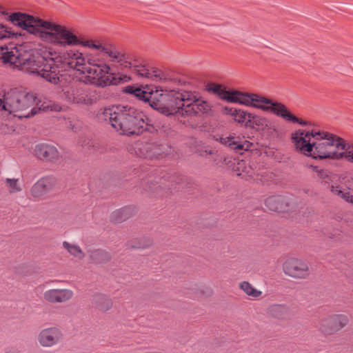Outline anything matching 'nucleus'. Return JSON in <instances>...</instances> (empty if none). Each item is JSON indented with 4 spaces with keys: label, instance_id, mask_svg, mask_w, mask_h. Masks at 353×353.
Here are the masks:
<instances>
[{
    "label": "nucleus",
    "instance_id": "15",
    "mask_svg": "<svg viewBox=\"0 0 353 353\" xmlns=\"http://www.w3.org/2000/svg\"><path fill=\"white\" fill-rule=\"evenodd\" d=\"M103 50L111 61L119 63L124 68L132 69L136 64L137 57L132 53L119 52L111 48H103Z\"/></svg>",
    "mask_w": 353,
    "mask_h": 353
},
{
    "label": "nucleus",
    "instance_id": "25",
    "mask_svg": "<svg viewBox=\"0 0 353 353\" xmlns=\"http://www.w3.org/2000/svg\"><path fill=\"white\" fill-rule=\"evenodd\" d=\"M239 288L249 297L252 299H256L262 294V292L255 288L248 281H241L239 283Z\"/></svg>",
    "mask_w": 353,
    "mask_h": 353
},
{
    "label": "nucleus",
    "instance_id": "31",
    "mask_svg": "<svg viewBox=\"0 0 353 353\" xmlns=\"http://www.w3.org/2000/svg\"><path fill=\"white\" fill-rule=\"evenodd\" d=\"M63 246L71 255L79 259H82L84 256V254L80 247L77 245H72L67 241H64L63 243Z\"/></svg>",
    "mask_w": 353,
    "mask_h": 353
},
{
    "label": "nucleus",
    "instance_id": "21",
    "mask_svg": "<svg viewBox=\"0 0 353 353\" xmlns=\"http://www.w3.org/2000/svg\"><path fill=\"white\" fill-rule=\"evenodd\" d=\"M220 142L221 144L225 145L236 152L243 154V151H248L251 149L252 143L249 141H241L239 137L233 135L221 137H220Z\"/></svg>",
    "mask_w": 353,
    "mask_h": 353
},
{
    "label": "nucleus",
    "instance_id": "24",
    "mask_svg": "<svg viewBox=\"0 0 353 353\" xmlns=\"http://www.w3.org/2000/svg\"><path fill=\"white\" fill-rule=\"evenodd\" d=\"M288 311V307L283 304H272L267 309V313L270 316L278 319L285 318Z\"/></svg>",
    "mask_w": 353,
    "mask_h": 353
},
{
    "label": "nucleus",
    "instance_id": "3",
    "mask_svg": "<svg viewBox=\"0 0 353 353\" xmlns=\"http://www.w3.org/2000/svg\"><path fill=\"white\" fill-rule=\"evenodd\" d=\"M292 141L296 151L318 160H338L343 145L342 138L314 128L295 131L292 134Z\"/></svg>",
    "mask_w": 353,
    "mask_h": 353
},
{
    "label": "nucleus",
    "instance_id": "29",
    "mask_svg": "<svg viewBox=\"0 0 353 353\" xmlns=\"http://www.w3.org/2000/svg\"><path fill=\"white\" fill-rule=\"evenodd\" d=\"M204 90L208 92L217 94L221 99L223 100V95L224 92H227L226 88L220 84H216L212 82H204Z\"/></svg>",
    "mask_w": 353,
    "mask_h": 353
},
{
    "label": "nucleus",
    "instance_id": "8",
    "mask_svg": "<svg viewBox=\"0 0 353 353\" xmlns=\"http://www.w3.org/2000/svg\"><path fill=\"white\" fill-rule=\"evenodd\" d=\"M61 93L63 100L73 104L90 105L96 101L93 92L81 84L75 83L63 85Z\"/></svg>",
    "mask_w": 353,
    "mask_h": 353
},
{
    "label": "nucleus",
    "instance_id": "35",
    "mask_svg": "<svg viewBox=\"0 0 353 353\" xmlns=\"http://www.w3.org/2000/svg\"><path fill=\"white\" fill-rule=\"evenodd\" d=\"M201 112L208 115H212V105L210 102L200 98V113Z\"/></svg>",
    "mask_w": 353,
    "mask_h": 353
},
{
    "label": "nucleus",
    "instance_id": "13",
    "mask_svg": "<svg viewBox=\"0 0 353 353\" xmlns=\"http://www.w3.org/2000/svg\"><path fill=\"white\" fill-rule=\"evenodd\" d=\"M348 321V317L345 314L331 315L321 321L320 329L326 334H333L345 327Z\"/></svg>",
    "mask_w": 353,
    "mask_h": 353
},
{
    "label": "nucleus",
    "instance_id": "6",
    "mask_svg": "<svg viewBox=\"0 0 353 353\" xmlns=\"http://www.w3.org/2000/svg\"><path fill=\"white\" fill-rule=\"evenodd\" d=\"M102 119L108 120L121 134L130 136L149 130V119L141 112L130 106L117 105L105 108Z\"/></svg>",
    "mask_w": 353,
    "mask_h": 353
},
{
    "label": "nucleus",
    "instance_id": "34",
    "mask_svg": "<svg viewBox=\"0 0 353 353\" xmlns=\"http://www.w3.org/2000/svg\"><path fill=\"white\" fill-rule=\"evenodd\" d=\"M285 112H283V114L284 116H281L283 119L288 121L293 122V123H299V124L302 125H306L307 123L305 121L301 120L299 118H297L296 116L292 114L285 107Z\"/></svg>",
    "mask_w": 353,
    "mask_h": 353
},
{
    "label": "nucleus",
    "instance_id": "42",
    "mask_svg": "<svg viewBox=\"0 0 353 353\" xmlns=\"http://www.w3.org/2000/svg\"><path fill=\"white\" fill-rule=\"evenodd\" d=\"M103 254H105V253L103 252V251H101V250H98L95 252V254H101L102 255Z\"/></svg>",
    "mask_w": 353,
    "mask_h": 353
},
{
    "label": "nucleus",
    "instance_id": "2",
    "mask_svg": "<svg viewBox=\"0 0 353 353\" xmlns=\"http://www.w3.org/2000/svg\"><path fill=\"white\" fill-rule=\"evenodd\" d=\"M9 19L14 26L21 28L47 43L61 47L82 44L84 46L94 48L103 52V48H109L92 41L81 42L77 37L65 26L51 21L43 20L21 12L12 13L10 15Z\"/></svg>",
    "mask_w": 353,
    "mask_h": 353
},
{
    "label": "nucleus",
    "instance_id": "20",
    "mask_svg": "<svg viewBox=\"0 0 353 353\" xmlns=\"http://www.w3.org/2000/svg\"><path fill=\"white\" fill-rule=\"evenodd\" d=\"M331 192L346 201L353 203V179H343L340 184L332 185Z\"/></svg>",
    "mask_w": 353,
    "mask_h": 353
},
{
    "label": "nucleus",
    "instance_id": "33",
    "mask_svg": "<svg viewBox=\"0 0 353 353\" xmlns=\"http://www.w3.org/2000/svg\"><path fill=\"white\" fill-rule=\"evenodd\" d=\"M131 215L130 209L129 208H123L119 209L113 213V217L117 222H121L127 219Z\"/></svg>",
    "mask_w": 353,
    "mask_h": 353
},
{
    "label": "nucleus",
    "instance_id": "38",
    "mask_svg": "<svg viewBox=\"0 0 353 353\" xmlns=\"http://www.w3.org/2000/svg\"><path fill=\"white\" fill-rule=\"evenodd\" d=\"M310 168L316 173L318 177L322 179H325L329 176V172L327 170L319 169L316 166L311 165Z\"/></svg>",
    "mask_w": 353,
    "mask_h": 353
},
{
    "label": "nucleus",
    "instance_id": "17",
    "mask_svg": "<svg viewBox=\"0 0 353 353\" xmlns=\"http://www.w3.org/2000/svg\"><path fill=\"white\" fill-rule=\"evenodd\" d=\"M132 70L141 77L152 81L165 82L167 79L165 72L157 68H152V70H150L145 65H141L139 59H137L136 64L133 65Z\"/></svg>",
    "mask_w": 353,
    "mask_h": 353
},
{
    "label": "nucleus",
    "instance_id": "10",
    "mask_svg": "<svg viewBox=\"0 0 353 353\" xmlns=\"http://www.w3.org/2000/svg\"><path fill=\"white\" fill-rule=\"evenodd\" d=\"M283 270L286 275L296 279H305L310 275V269L307 263L296 258L285 260L283 264Z\"/></svg>",
    "mask_w": 353,
    "mask_h": 353
},
{
    "label": "nucleus",
    "instance_id": "37",
    "mask_svg": "<svg viewBox=\"0 0 353 353\" xmlns=\"http://www.w3.org/2000/svg\"><path fill=\"white\" fill-rule=\"evenodd\" d=\"M15 130L14 126L9 121L5 123H0V132L3 134H10Z\"/></svg>",
    "mask_w": 353,
    "mask_h": 353
},
{
    "label": "nucleus",
    "instance_id": "36",
    "mask_svg": "<svg viewBox=\"0 0 353 353\" xmlns=\"http://www.w3.org/2000/svg\"><path fill=\"white\" fill-rule=\"evenodd\" d=\"M17 34L9 31L4 26L0 23V40L17 38Z\"/></svg>",
    "mask_w": 353,
    "mask_h": 353
},
{
    "label": "nucleus",
    "instance_id": "16",
    "mask_svg": "<svg viewBox=\"0 0 353 353\" xmlns=\"http://www.w3.org/2000/svg\"><path fill=\"white\" fill-rule=\"evenodd\" d=\"M56 180L52 176H46L38 180L30 190L31 196L35 199H43L55 185Z\"/></svg>",
    "mask_w": 353,
    "mask_h": 353
},
{
    "label": "nucleus",
    "instance_id": "18",
    "mask_svg": "<svg viewBox=\"0 0 353 353\" xmlns=\"http://www.w3.org/2000/svg\"><path fill=\"white\" fill-rule=\"evenodd\" d=\"M223 94V100L224 101L230 103H239L248 107L252 106V101L253 100L252 96L254 95V93L234 90H227V92Z\"/></svg>",
    "mask_w": 353,
    "mask_h": 353
},
{
    "label": "nucleus",
    "instance_id": "5",
    "mask_svg": "<svg viewBox=\"0 0 353 353\" xmlns=\"http://www.w3.org/2000/svg\"><path fill=\"white\" fill-rule=\"evenodd\" d=\"M61 106L48 99L36 101L33 94L18 88L0 93V112L19 119L29 118L43 112H59Z\"/></svg>",
    "mask_w": 353,
    "mask_h": 353
},
{
    "label": "nucleus",
    "instance_id": "11",
    "mask_svg": "<svg viewBox=\"0 0 353 353\" xmlns=\"http://www.w3.org/2000/svg\"><path fill=\"white\" fill-rule=\"evenodd\" d=\"M63 336V332L59 328L49 327L41 330L37 339L42 347L50 348L60 343Z\"/></svg>",
    "mask_w": 353,
    "mask_h": 353
},
{
    "label": "nucleus",
    "instance_id": "1",
    "mask_svg": "<svg viewBox=\"0 0 353 353\" xmlns=\"http://www.w3.org/2000/svg\"><path fill=\"white\" fill-rule=\"evenodd\" d=\"M0 61L21 66V70L37 74L54 84L60 81L61 68L68 66L83 74L88 66V59L78 50L57 52L52 48L41 46L39 56L35 57L28 44L1 46Z\"/></svg>",
    "mask_w": 353,
    "mask_h": 353
},
{
    "label": "nucleus",
    "instance_id": "26",
    "mask_svg": "<svg viewBox=\"0 0 353 353\" xmlns=\"http://www.w3.org/2000/svg\"><path fill=\"white\" fill-rule=\"evenodd\" d=\"M93 301L97 307L102 311H107L112 306L111 299L105 294H95L93 297Z\"/></svg>",
    "mask_w": 353,
    "mask_h": 353
},
{
    "label": "nucleus",
    "instance_id": "30",
    "mask_svg": "<svg viewBox=\"0 0 353 353\" xmlns=\"http://www.w3.org/2000/svg\"><path fill=\"white\" fill-rule=\"evenodd\" d=\"M6 187L10 193H17L22 190V186L19 179L6 178L5 179Z\"/></svg>",
    "mask_w": 353,
    "mask_h": 353
},
{
    "label": "nucleus",
    "instance_id": "28",
    "mask_svg": "<svg viewBox=\"0 0 353 353\" xmlns=\"http://www.w3.org/2000/svg\"><path fill=\"white\" fill-rule=\"evenodd\" d=\"M234 170L238 176H241L243 178L252 177L253 170L245 161H239L235 166Z\"/></svg>",
    "mask_w": 353,
    "mask_h": 353
},
{
    "label": "nucleus",
    "instance_id": "12",
    "mask_svg": "<svg viewBox=\"0 0 353 353\" xmlns=\"http://www.w3.org/2000/svg\"><path fill=\"white\" fill-rule=\"evenodd\" d=\"M252 98L251 107L271 112L279 117L284 116L283 113L285 112V105L283 103L274 102L265 97L254 93Z\"/></svg>",
    "mask_w": 353,
    "mask_h": 353
},
{
    "label": "nucleus",
    "instance_id": "7",
    "mask_svg": "<svg viewBox=\"0 0 353 353\" xmlns=\"http://www.w3.org/2000/svg\"><path fill=\"white\" fill-rule=\"evenodd\" d=\"M85 82L97 87L104 88L119 83V79L110 72V66L105 63H99L88 59V66L85 70Z\"/></svg>",
    "mask_w": 353,
    "mask_h": 353
},
{
    "label": "nucleus",
    "instance_id": "27",
    "mask_svg": "<svg viewBox=\"0 0 353 353\" xmlns=\"http://www.w3.org/2000/svg\"><path fill=\"white\" fill-rule=\"evenodd\" d=\"M342 145H343L340 148V157L338 158V160L345 159L348 162L353 163V143H346L342 139Z\"/></svg>",
    "mask_w": 353,
    "mask_h": 353
},
{
    "label": "nucleus",
    "instance_id": "41",
    "mask_svg": "<svg viewBox=\"0 0 353 353\" xmlns=\"http://www.w3.org/2000/svg\"><path fill=\"white\" fill-rule=\"evenodd\" d=\"M162 180H163V181H165L167 180V179H165V176H161V178L160 179V181H162ZM165 185V184H164V182L161 181V185H159L158 187H159V188H160V187H161V185Z\"/></svg>",
    "mask_w": 353,
    "mask_h": 353
},
{
    "label": "nucleus",
    "instance_id": "19",
    "mask_svg": "<svg viewBox=\"0 0 353 353\" xmlns=\"http://www.w3.org/2000/svg\"><path fill=\"white\" fill-rule=\"evenodd\" d=\"M73 294L69 289H51L43 293V298L51 303H61L70 300Z\"/></svg>",
    "mask_w": 353,
    "mask_h": 353
},
{
    "label": "nucleus",
    "instance_id": "14",
    "mask_svg": "<svg viewBox=\"0 0 353 353\" xmlns=\"http://www.w3.org/2000/svg\"><path fill=\"white\" fill-rule=\"evenodd\" d=\"M34 152L37 159L46 162L56 163L61 158V154L56 146L47 143L37 144Z\"/></svg>",
    "mask_w": 353,
    "mask_h": 353
},
{
    "label": "nucleus",
    "instance_id": "4",
    "mask_svg": "<svg viewBox=\"0 0 353 353\" xmlns=\"http://www.w3.org/2000/svg\"><path fill=\"white\" fill-rule=\"evenodd\" d=\"M127 92L145 102H148L152 108L166 115L179 114L183 117H193L196 116L199 111V98L192 92L184 91L172 94L168 98L167 105L161 103L165 101L167 96L157 90H154L152 88L130 87Z\"/></svg>",
    "mask_w": 353,
    "mask_h": 353
},
{
    "label": "nucleus",
    "instance_id": "9",
    "mask_svg": "<svg viewBox=\"0 0 353 353\" xmlns=\"http://www.w3.org/2000/svg\"><path fill=\"white\" fill-rule=\"evenodd\" d=\"M135 150L139 151V155L149 158L168 156L172 152V148L168 145L153 139L137 142Z\"/></svg>",
    "mask_w": 353,
    "mask_h": 353
},
{
    "label": "nucleus",
    "instance_id": "39",
    "mask_svg": "<svg viewBox=\"0 0 353 353\" xmlns=\"http://www.w3.org/2000/svg\"><path fill=\"white\" fill-rule=\"evenodd\" d=\"M144 184H146L148 187L146 188L147 190L154 191L157 190V187H154L152 180L148 179L147 181H144Z\"/></svg>",
    "mask_w": 353,
    "mask_h": 353
},
{
    "label": "nucleus",
    "instance_id": "40",
    "mask_svg": "<svg viewBox=\"0 0 353 353\" xmlns=\"http://www.w3.org/2000/svg\"><path fill=\"white\" fill-rule=\"evenodd\" d=\"M5 353H19L17 350L14 348H10Z\"/></svg>",
    "mask_w": 353,
    "mask_h": 353
},
{
    "label": "nucleus",
    "instance_id": "22",
    "mask_svg": "<svg viewBox=\"0 0 353 353\" xmlns=\"http://www.w3.org/2000/svg\"><path fill=\"white\" fill-rule=\"evenodd\" d=\"M246 127L257 128L259 130H272L275 131L274 125L265 117L254 114L252 113L249 114Z\"/></svg>",
    "mask_w": 353,
    "mask_h": 353
},
{
    "label": "nucleus",
    "instance_id": "32",
    "mask_svg": "<svg viewBox=\"0 0 353 353\" xmlns=\"http://www.w3.org/2000/svg\"><path fill=\"white\" fill-rule=\"evenodd\" d=\"M281 201L280 196H272L266 199L265 204L270 210L280 211L283 209Z\"/></svg>",
    "mask_w": 353,
    "mask_h": 353
},
{
    "label": "nucleus",
    "instance_id": "23",
    "mask_svg": "<svg viewBox=\"0 0 353 353\" xmlns=\"http://www.w3.org/2000/svg\"><path fill=\"white\" fill-rule=\"evenodd\" d=\"M221 113L223 115L231 117L234 121L241 124L247 123L249 112L242 109L236 108L230 106H223L221 109Z\"/></svg>",
    "mask_w": 353,
    "mask_h": 353
}]
</instances>
